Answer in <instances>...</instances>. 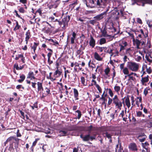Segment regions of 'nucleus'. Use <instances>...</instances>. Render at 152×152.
Listing matches in <instances>:
<instances>
[{
	"instance_id": "nucleus-1",
	"label": "nucleus",
	"mask_w": 152,
	"mask_h": 152,
	"mask_svg": "<svg viewBox=\"0 0 152 152\" xmlns=\"http://www.w3.org/2000/svg\"><path fill=\"white\" fill-rule=\"evenodd\" d=\"M139 66V64L134 62L129 61L127 63V67L129 69L133 72H136L138 71Z\"/></svg>"
},
{
	"instance_id": "nucleus-2",
	"label": "nucleus",
	"mask_w": 152,
	"mask_h": 152,
	"mask_svg": "<svg viewBox=\"0 0 152 152\" xmlns=\"http://www.w3.org/2000/svg\"><path fill=\"white\" fill-rule=\"evenodd\" d=\"M19 141V139L18 138L14 136H11L8 137L4 142V145L6 146V144L8 142L9 143L10 145H13V143H18Z\"/></svg>"
},
{
	"instance_id": "nucleus-3",
	"label": "nucleus",
	"mask_w": 152,
	"mask_h": 152,
	"mask_svg": "<svg viewBox=\"0 0 152 152\" xmlns=\"http://www.w3.org/2000/svg\"><path fill=\"white\" fill-rule=\"evenodd\" d=\"M113 104L115 106L116 108L121 110V100L117 95H115L114 97V101L112 102Z\"/></svg>"
},
{
	"instance_id": "nucleus-4",
	"label": "nucleus",
	"mask_w": 152,
	"mask_h": 152,
	"mask_svg": "<svg viewBox=\"0 0 152 152\" xmlns=\"http://www.w3.org/2000/svg\"><path fill=\"white\" fill-rule=\"evenodd\" d=\"M146 40L145 38L142 39L140 40L139 39H134L133 44L136 45L137 49H140V44L142 46L145 45Z\"/></svg>"
},
{
	"instance_id": "nucleus-5",
	"label": "nucleus",
	"mask_w": 152,
	"mask_h": 152,
	"mask_svg": "<svg viewBox=\"0 0 152 152\" xmlns=\"http://www.w3.org/2000/svg\"><path fill=\"white\" fill-rule=\"evenodd\" d=\"M95 133V134H93L92 136H91L90 134H88L85 135L83 137V141H88L90 140L91 141H92L96 140L97 132Z\"/></svg>"
},
{
	"instance_id": "nucleus-6",
	"label": "nucleus",
	"mask_w": 152,
	"mask_h": 152,
	"mask_svg": "<svg viewBox=\"0 0 152 152\" xmlns=\"http://www.w3.org/2000/svg\"><path fill=\"white\" fill-rule=\"evenodd\" d=\"M124 46L120 44L119 46H120V48L119 50L120 54L121 55H123L125 54V53L124 50L125 49V47L128 45V44L126 42H125L123 43Z\"/></svg>"
},
{
	"instance_id": "nucleus-7",
	"label": "nucleus",
	"mask_w": 152,
	"mask_h": 152,
	"mask_svg": "<svg viewBox=\"0 0 152 152\" xmlns=\"http://www.w3.org/2000/svg\"><path fill=\"white\" fill-rule=\"evenodd\" d=\"M134 1L133 4L138 2H142V6H144V4H152V0H132Z\"/></svg>"
},
{
	"instance_id": "nucleus-8",
	"label": "nucleus",
	"mask_w": 152,
	"mask_h": 152,
	"mask_svg": "<svg viewBox=\"0 0 152 152\" xmlns=\"http://www.w3.org/2000/svg\"><path fill=\"white\" fill-rule=\"evenodd\" d=\"M99 129L98 127H93L92 125H91L87 127L86 131L88 132V134H90L91 131H97L99 130Z\"/></svg>"
},
{
	"instance_id": "nucleus-9",
	"label": "nucleus",
	"mask_w": 152,
	"mask_h": 152,
	"mask_svg": "<svg viewBox=\"0 0 152 152\" xmlns=\"http://www.w3.org/2000/svg\"><path fill=\"white\" fill-rule=\"evenodd\" d=\"M106 14V12H104L94 16L93 18L95 19L97 21H99L103 19L104 17V15Z\"/></svg>"
},
{
	"instance_id": "nucleus-10",
	"label": "nucleus",
	"mask_w": 152,
	"mask_h": 152,
	"mask_svg": "<svg viewBox=\"0 0 152 152\" xmlns=\"http://www.w3.org/2000/svg\"><path fill=\"white\" fill-rule=\"evenodd\" d=\"M149 76L148 75L145 77H142L141 80V82L142 85L146 86L147 85L146 83L148 82L149 81Z\"/></svg>"
},
{
	"instance_id": "nucleus-11",
	"label": "nucleus",
	"mask_w": 152,
	"mask_h": 152,
	"mask_svg": "<svg viewBox=\"0 0 152 152\" xmlns=\"http://www.w3.org/2000/svg\"><path fill=\"white\" fill-rule=\"evenodd\" d=\"M138 32H140L143 35L144 38L145 39L148 37V32L147 30L145 29L143 30L141 29Z\"/></svg>"
},
{
	"instance_id": "nucleus-12",
	"label": "nucleus",
	"mask_w": 152,
	"mask_h": 152,
	"mask_svg": "<svg viewBox=\"0 0 152 152\" xmlns=\"http://www.w3.org/2000/svg\"><path fill=\"white\" fill-rule=\"evenodd\" d=\"M37 91L38 92L41 93L43 91V88L42 85V83L40 82H38L37 83Z\"/></svg>"
},
{
	"instance_id": "nucleus-13",
	"label": "nucleus",
	"mask_w": 152,
	"mask_h": 152,
	"mask_svg": "<svg viewBox=\"0 0 152 152\" xmlns=\"http://www.w3.org/2000/svg\"><path fill=\"white\" fill-rule=\"evenodd\" d=\"M25 41L26 44H28V41L31 37V34L30 31L29 30H28L26 33L25 34Z\"/></svg>"
},
{
	"instance_id": "nucleus-14",
	"label": "nucleus",
	"mask_w": 152,
	"mask_h": 152,
	"mask_svg": "<svg viewBox=\"0 0 152 152\" xmlns=\"http://www.w3.org/2000/svg\"><path fill=\"white\" fill-rule=\"evenodd\" d=\"M90 39L89 42V45L92 48H94L95 45V40L91 35L90 36Z\"/></svg>"
},
{
	"instance_id": "nucleus-15",
	"label": "nucleus",
	"mask_w": 152,
	"mask_h": 152,
	"mask_svg": "<svg viewBox=\"0 0 152 152\" xmlns=\"http://www.w3.org/2000/svg\"><path fill=\"white\" fill-rule=\"evenodd\" d=\"M39 43L38 42H34L33 43V46H32V43H31L30 44V47L32 49H33V53H32L33 54L35 53V51L37 49V47L39 45Z\"/></svg>"
},
{
	"instance_id": "nucleus-16",
	"label": "nucleus",
	"mask_w": 152,
	"mask_h": 152,
	"mask_svg": "<svg viewBox=\"0 0 152 152\" xmlns=\"http://www.w3.org/2000/svg\"><path fill=\"white\" fill-rule=\"evenodd\" d=\"M60 0H51L50 2L53 4L55 7V9H56L59 4L60 3Z\"/></svg>"
},
{
	"instance_id": "nucleus-17",
	"label": "nucleus",
	"mask_w": 152,
	"mask_h": 152,
	"mask_svg": "<svg viewBox=\"0 0 152 152\" xmlns=\"http://www.w3.org/2000/svg\"><path fill=\"white\" fill-rule=\"evenodd\" d=\"M41 93L42 94L43 96L44 95L45 96H47L49 94H51L50 88L47 87H45L44 89V91L43 90V91H42Z\"/></svg>"
},
{
	"instance_id": "nucleus-18",
	"label": "nucleus",
	"mask_w": 152,
	"mask_h": 152,
	"mask_svg": "<svg viewBox=\"0 0 152 152\" xmlns=\"http://www.w3.org/2000/svg\"><path fill=\"white\" fill-rule=\"evenodd\" d=\"M27 78L30 79L31 80L36 79V78L34 76V72L31 71L28 72L27 76Z\"/></svg>"
},
{
	"instance_id": "nucleus-19",
	"label": "nucleus",
	"mask_w": 152,
	"mask_h": 152,
	"mask_svg": "<svg viewBox=\"0 0 152 152\" xmlns=\"http://www.w3.org/2000/svg\"><path fill=\"white\" fill-rule=\"evenodd\" d=\"M74 96L75 100L79 99V92L75 88H73Z\"/></svg>"
},
{
	"instance_id": "nucleus-20",
	"label": "nucleus",
	"mask_w": 152,
	"mask_h": 152,
	"mask_svg": "<svg viewBox=\"0 0 152 152\" xmlns=\"http://www.w3.org/2000/svg\"><path fill=\"white\" fill-rule=\"evenodd\" d=\"M88 23L93 26H99V23L95 19H94L93 20L88 21Z\"/></svg>"
},
{
	"instance_id": "nucleus-21",
	"label": "nucleus",
	"mask_w": 152,
	"mask_h": 152,
	"mask_svg": "<svg viewBox=\"0 0 152 152\" xmlns=\"http://www.w3.org/2000/svg\"><path fill=\"white\" fill-rule=\"evenodd\" d=\"M130 96L127 95L126 97H125V103L126 105L127 106L128 108H129L131 106V103L130 101L129 97Z\"/></svg>"
},
{
	"instance_id": "nucleus-22",
	"label": "nucleus",
	"mask_w": 152,
	"mask_h": 152,
	"mask_svg": "<svg viewBox=\"0 0 152 152\" xmlns=\"http://www.w3.org/2000/svg\"><path fill=\"white\" fill-rule=\"evenodd\" d=\"M129 148L132 151H137V148L136 144L134 143H131L129 146Z\"/></svg>"
},
{
	"instance_id": "nucleus-23",
	"label": "nucleus",
	"mask_w": 152,
	"mask_h": 152,
	"mask_svg": "<svg viewBox=\"0 0 152 152\" xmlns=\"http://www.w3.org/2000/svg\"><path fill=\"white\" fill-rule=\"evenodd\" d=\"M113 49H111L110 47L107 48L106 50H104V52L106 53H109L110 54V58L114 54V53L113 52Z\"/></svg>"
},
{
	"instance_id": "nucleus-24",
	"label": "nucleus",
	"mask_w": 152,
	"mask_h": 152,
	"mask_svg": "<svg viewBox=\"0 0 152 152\" xmlns=\"http://www.w3.org/2000/svg\"><path fill=\"white\" fill-rule=\"evenodd\" d=\"M102 135L104 136V137H106L108 139L112 138V136H113L112 133H109L107 131L103 132Z\"/></svg>"
},
{
	"instance_id": "nucleus-25",
	"label": "nucleus",
	"mask_w": 152,
	"mask_h": 152,
	"mask_svg": "<svg viewBox=\"0 0 152 152\" xmlns=\"http://www.w3.org/2000/svg\"><path fill=\"white\" fill-rule=\"evenodd\" d=\"M62 72L61 71L58 70V69H57V70L55 71L53 74V76L55 77L54 78H56L60 76Z\"/></svg>"
},
{
	"instance_id": "nucleus-26",
	"label": "nucleus",
	"mask_w": 152,
	"mask_h": 152,
	"mask_svg": "<svg viewBox=\"0 0 152 152\" xmlns=\"http://www.w3.org/2000/svg\"><path fill=\"white\" fill-rule=\"evenodd\" d=\"M94 56L95 59L97 61H102V58L101 57L98 53L96 52L94 53Z\"/></svg>"
},
{
	"instance_id": "nucleus-27",
	"label": "nucleus",
	"mask_w": 152,
	"mask_h": 152,
	"mask_svg": "<svg viewBox=\"0 0 152 152\" xmlns=\"http://www.w3.org/2000/svg\"><path fill=\"white\" fill-rule=\"evenodd\" d=\"M142 145L143 147L146 150L147 152L149 151V149L148 148L149 144L147 142H145L144 143H142Z\"/></svg>"
},
{
	"instance_id": "nucleus-28",
	"label": "nucleus",
	"mask_w": 152,
	"mask_h": 152,
	"mask_svg": "<svg viewBox=\"0 0 152 152\" xmlns=\"http://www.w3.org/2000/svg\"><path fill=\"white\" fill-rule=\"evenodd\" d=\"M101 31L102 33L103 37H107L111 36L110 35H108L107 34L106 29L105 28H104L103 29H101Z\"/></svg>"
},
{
	"instance_id": "nucleus-29",
	"label": "nucleus",
	"mask_w": 152,
	"mask_h": 152,
	"mask_svg": "<svg viewBox=\"0 0 152 152\" xmlns=\"http://www.w3.org/2000/svg\"><path fill=\"white\" fill-rule=\"evenodd\" d=\"M76 34L75 32H73L72 33V37L71 38V42L72 44L75 43V40L76 38Z\"/></svg>"
},
{
	"instance_id": "nucleus-30",
	"label": "nucleus",
	"mask_w": 152,
	"mask_h": 152,
	"mask_svg": "<svg viewBox=\"0 0 152 152\" xmlns=\"http://www.w3.org/2000/svg\"><path fill=\"white\" fill-rule=\"evenodd\" d=\"M15 20L16 21V26L13 29V31L15 32L21 28V26L19 25L18 22L17 20Z\"/></svg>"
},
{
	"instance_id": "nucleus-31",
	"label": "nucleus",
	"mask_w": 152,
	"mask_h": 152,
	"mask_svg": "<svg viewBox=\"0 0 152 152\" xmlns=\"http://www.w3.org/2000/svg\"><path fill=\"white\" fill-rule=\"evenodd\" d=\"M39 140V139L37 138L32 143V145L30 149L31 150V151H34V147L37 144V143L38 140Z\"/></svg>"
},
{
	"instance_id": "nucleus-32",
	"label": "nucleus",
	"mask_w": 152,
	"mask_h": 152,
	"mask_svg": "<svg viewBox=\"0 0 152 152\" xmlns=\"http://www.w3.org/2000/svg\"><path fill=\"white\" fill-rule=\"evenodd\" d=\"M59 133L60 134L59 135L60 137L65 136L67 135V131L60 130L59 131Z\"/></svg>"
},
{
	"instance_id": "nucleus-33",
	"label": "nucleus",
	"mask_w": 152,
	"mask_h": 152,
	"mask_svg": "<svg viewBox=\"0 0 152 152\" xmlns=\"http://www.w3.org/2000/svg\"><path fill=\"white\" fill-rule=\"evenodd\" d=\"M25 76L24 74H22L20 76V79H19L18 80V82L19 83H22L25 79Z\"/></svg>"
},
{
	"instance_id": "nucleus-34",
	"label": "nucleus",
	"mask_w": 152,
	"mask_h": 152,
	"mask_svg": "<svg viewBox=\"0 0 152 152\" xmlns=\"http://www.w3.org/2000/svg\"><path fill=\"white\" fill-rule=\"evenodd\" d=\"M106 43V39L104 38H101L99 40V44L102 45Z\"/></svg>"
},
{
	"instance_id": "nucleus-35",
	"label": "nucleus",
	"mask_w": 152,
	"mask_h": 152,
	"mask_svg": "<svg viewBox=\"0 0 152 152\" xmlns=\"http://www.w3.org/2000/svg\"><path fill=\"white\" fill-rule=\"evenodd\" d=\"M81 81L83 86H86L87 85V83L85 82V79L84 77L82 76L81 77Z\"/></svg>"
},
{
	"instance_id": "nucleus-36",
	"label": "nucleus",
	"mask_w": 152,
	"mask_h": 152,
	"mask_svg": "<svg viewBox=\"0 0 152 152\" xmlns=\"http://www.w3.org/2000/svg\"><path fill=\"white\" fill-rule=\"evenodd\" d=\"M99 130H100L101 132H105L107 131V130L106 127L105 126H102L101 127H98Z\"/></svg>"
},
{
	"instance_id": "nucleus-37",
	"label": "nucleus",
	"mask_w": 152,
	"mask_h": 152,
	"mask_svg": "<svg viewBox=\"0 0 152 152\" xmlns=\"http://www.w3.org/2000/svg\"><path fill=\"white\" fill-rule=\"evenodd\" d=\"M129 69L127 67H124V69L123 70V72L125 75H127L129 73Z\"/></svg>"
},
{
	"instance_id": "nucleus-38",
	"label": "nucleus",
	"mask_w": 152,
	"mask_h": 152,
	"mask_svg": "<svg viewBox=\"0 0 152 152\" xmlns=\"http://www.w3.org/2000/svg\"><path fill=\"white\" fill-rule=\"evenodd\" d=\"M99 100H102V105L105 104L106 106V104L105 101L107 100V99H105L104 97V96H103V95H102L101 97L99 99Z\"/></svg>"
},
{
	"instance_id": "nucleus-39",
	"label": "nucleus",
	"mask_w": 152,
	"mask_h": 152,
	"mask_svg": "<svg viewBox=\"0 0 152 152\" xmlns=\"http://www.w3.org/2000/svg\"><path fill=\"white\" fill-rule=\"evenodd\" d=\"M62 24L63 25L62 28L64 29H65L66 28V27L68 25V23L67 22L62 20Z\"/></svg>"
},
{
	"instance_id": "nucleus-40",
	"label": "nucleus",
	"mask_w": 152,
	"mask_h": 152,
	"mask_svg": "<svg viewBox=\"0 0 152 152\" xmlns=\"http://www.w3.org/2000/svg\"><path fill=\"white\" fill-rule=\"evenodd\" d=\"M110 72V69L108 66L104 70L105 74L108 77L110 76V75H108V74Z\"/></svg>"
},
{
	"instance_id": "nucleus-41",
	"label": "nucleus",
	"mask_w": 152,
	"mask_h": 152,
	"mask_svg": "<svg viewBox=\"0 0 152 152\" xmlns=\"http://www.w3.org/2000/svg\"><path fill=\"white\" fill-rule=\"evenodd\" d=\"M70 19V16L69 15H66L65 17H64L62 20L67 22L68 23Z\"/></svg>"
},
{
	"instance_id": "nucleus-42",
	"label": "nucleus",
	"mask_w": 152,
	"mask_h": 152,
	"mask_svg": "<svg viewBox=\"0 0 152 152\" xmlns=\"http://www.w3.org/2000/svg\"><path fill=\"white\" fill-rule=\"evenodd\" d=\"M144 66H145V67H146V71L149 74H150L152 72V70L151 67H150L148 68L147 65H145Z\"/></svg>"
},
{
	"instance_id": "nucleus-43",
	"label": "nucleus",
	"mask_w": 152,
	"mask_h": 152,
	"mask_svg": "<svg viewBox=\"0 0 152 152\" xmlns=\"http://www.w3.org/2000/svg\"><path fill=\"white\" fill-rule=\"evenodd\" d=\"M115 91L118 94L119 91H120L121 88L118 86H115L114 87Z\"/></svg>"
},
{
	"instance_id": "nucleus-44",
	"label": "nucleus",
	"mask_w": 152,
	"mask_h": 152,
	"mask_svg": "<svg viewBox=\"0 0 152 152\" xmlns=\"http://www.w3.org/2000/svg\"><path fill=\"white\" fill-rule=\"evenodd\" d=\"M114 101V97L113 98V99H111L110 97H108V105H110L112 103V102H113V101Z\"/></svg>"
},
{
	"instance_id": "nucleus-45",
	"label": "nucleus",
	"mask_w": 152,
	"mask_h": 152,
	"mask_svg": "<svg viewBox=\"0 0 152 152\" xmlns=\"http://www.w3.org/2000/svg\"><path fill=\"white\" fill-rule=\"evenodd\" d=\"M76 112L78 113L77 118L78 119H80L81 118L82 114L80 111L79 110H77L76 111Z\"/></svg>"
},
{
	"instance_id": "nucleus-46",
	"label": "nucleus",
	"mask_w": 152,
	"mask_h": 152,
	"mask_svg": "<svg viewBox=\"0 0 152 152\" xmlns=\"http://www.w3.org/2000/svg\"><path fill=\"white\" fill-rule=\"evenodd\" d=\"M52 73L51 72H50L49 73V76H48L47 77V78L48 79H50L51 81H54L55 80H56V79L54 78H52L51 77V75L52 74Z\"/></svg>"
},
{
	"instance_id": "nucleus-47",
	"label": "nucleus",
	"mask_w": 152,
	"mask_h": 152,
	"mask_svg": "<svg viewBox=\"0 0 152 152\" xmlns=\"http://www.w3.org/2000/svg\"><path fill=\"white\" fill-rule=\"evenodd\" d=\"M107 90L108 91V93L110 96L111 97H112L113 96L114 94L111 89L110 88H107Z\"/></svg>"
},
{
	"instance_id": "nucleus-48",
	"label": "nucleus",
	"mask_w": 152,
	"mask_h": 152,
	"mask_svg": "<svg viewBox=\"0 0 152 152\" xmlns=\"http://www.w3.org/2000/svg\"><path fill=\"white\" fill-rule=\"evenodd\" d=\"M146 45L148 48H151V41L150 40H148Z\"/></svg>"
},
{
	"instance_id": "nucleus-49",
	"label": "nucleus",
	"mask_w": 152,
	"mask_h": 152,
	"mask_svg": "<svg viewBox=\"0 0 152 152\" xmlns=\"http://www.w3.org/2000/svg\"><path fill=\"white\" fill-rule=\"evenodd\" d=\"M37 102H36L34 103L33 106H30L31 107L32 110L34 109V108H37L38 107V105H37Z\"/></svg>"
},
{
	"instance_id": "nucleus-50",
	"label": "nucleus",
	"mask_w": 152,
	"mask_h": 152,
	"mask_svg": "<svg viewBox=\"0 0 152 152\" xmlns=\"http://www.w3.org/2000/svg\"><path fill=\"white\" fill-rule=\"evenodd\" d=\"M150 88H149L148 89L147 88H146L144 89V91L143 93L145 95V96H146L147 95V94L148 93V90H150Z\"/></svg>"
},
{
	"instance_id": "nucleus-51",
	"label": "nucleus",
	"mask_w": 152,
	"mask_h": 152,
	"mask_svg": "<svg viewBox=\"0 0 152 152\" xmlns=\"http://www.w3.org/2000/svg\"><path fill=\"white\" fill-rule=\"evenodd\" d=\"M14 13H15L16 14V16L18 18L22 19V20H23L24 19L23 18L21 17H20V16L18 14V12L16 10H15L14 11V12H13Z\"/></svg>"
},
{
	"instance_id": "nucleus-52",
	"label": "nucleus",
	"mask_w": 152,
	"mask_h": 152,
	"mask_svg": "<svg viewBox=\"0 0 152 152\" xmlns=\"http://www.w3.org/2000/svg\"><path fill=\"white\" fill-rule=\"evenodd\" d=\"M142 115V113L141 111H136V116L138 117H141Z\"/></svg>"
},
{
	"instance_id": "nucleus-53",
	"label": "nucleus",
	"mask_w": 152,
	"mask_h": 152,
	"mask_svg": "<svg viewBox=\"0 0 152 152\" xmlns=\"http://www.w3.org/2000/svg\"><path fill=\"white\" fill-rule=\"evenodd\" d=\"M9 150V151L11 152H13L14 151V149L13 147V145H10Z\"/></svg>"
},
{
	"instance_id": "nucleus-54",
	"label": "nucleus",
	"mask_w": 152,
	"mask_h": 152,
	"mask_svg": "<svg viewBox=\"0 0 152 152\" xmlns=\"http://www.w3.org/2000/svg\"><path fill=\"white\" fill-rule=\"evenodd\" d=\"M96 87L97 88V89L99 91L100 93H101L102 92V89L99 86V85H96Z\"/></svg>"
},
{
	"instance_id": "nucleus-55",
	"label": "nucleus",
	"mask_w": 152,
	"mask_h": 152,
	"mask_svg": "<svg viewBox=\"0 0 152 152\" xmlns=\"http://www.w3.org/2000/svg\"><path fill=\"white\" fill-rule=\"evenodd\" d=\"M19 12L21 13H24L25 12V10L23 7H21L18 10Z\"/></svg>"
},
{
	"instance_id": "nucleus-56",
	"label": "nucleus",
	"mask_w": 152,
	"mask_h": 152,
	"mask_svg": "<svg viewBox=\"0 0 152 152\" xmlns=\"http://www.w3.org/2000/svg\"><path fill=\"white\" fill-rule=\"evenodd\" d=\"M96 48L97 50H99L101 52H103L104 50L103 47H101L99 46H97Z\"/></svg>"
},
{
	"instance_id": "nucleus-57",
	"label": "nucleus",
	"mask_w": 152,
	"mask_h": 152,
	"mask_svg": "<svg viewBox=\"0 0 152 152\" xmlns=\"http://www.w3.org/2000/svg\"><path fill=\"white\" fill-rule=\"evenodd\" d=\"M76 53H77V54L78 55H79V54L82 55V54H83V52L82 51L81 49H79V50H77V51Z\"/></svg>"
},
{
	"instance_id": "nucleus-58",
	"label": "nucleus",
	"mask_w": 152,
	"mask_h": 152,
	"mask_svg": "<svg viewBox=\"0 0 152 152\" xmlns=\"http://www.w3.org/2000/svg\"><path fill=\"white\" fill-rule=\"evenodd\" d=\"M38 13L40 15H42V11L41 8L38 9L36 12L35 13Z\"/></svg>"
},
{
	"instance_id": "nucleus-59",
	"label": "nucleus",
	"mask_w": 152,
	"mask_h": 152,
	"mask_svg": "<svg viewBox=\"0 0 152 152\" xmlns=\"http://www.w3.org/2000/svg\"><path fill=\"white\" fill-rule=\"evenodd\" d=\"M14 69L15 68L17 70H19V68L18 63H15V64H14Z\"/></svg>"
},
{
	"instance_id": "nucleus-60",
	"label": "nucleus",
	"mask_w": 152,
	"mask_h": 152,
	"mask_svg": "<svg viewBox=\"0 0 152 152\" xmlns=\"http://www.w3.org/2000/svg\"><path fill=\"white\" fill-rule=\"evenodd\" d=\"M21 56H22V57H20V58H21V60L22 62L23 63H25V58L24 57L23 55L21 54Z\"/></svg>"
},
{
	"instance_id": "nucleus-61",
	"label": "nucleus",
	"mask_w": 152,
	"mask_h": 152,
	"mask_svg": "<svg viewBox=\"0 0 152 152\" xmlns=\"http://www.w3.org/2000/svg\"><path fill=\"white\" fill-rule=\"evenodd\" d=\"M142 59V57L140 56H137L135 58L136 60L137 61H140Z\"/></svg>"
},
{
	"instance_id": "nucleus-62",
	"label": "nucleus",
	"mask_w": 152,
	"mask_h": 152,
	"mask_svg": "<svg viewBox=\"0 0 152 152\" xmlns=\"http://www.w3.org/2000/svg\"><path fill=\"white\" fill-rule=\"evenodd\" d=\"M50 4H49V5L48 4L47 5L49 9H50L53 8H55V7H54V6H53V4H52L51 3V2L50 3Z\"/></svg>"
},
{
	"instance_id": "nucleus-63",
	"label": "nucleus",
	"mask_w": 152,
	"mask_h": 152,
	"mask_svg": "<svg viewBox=\"0 0 152 152\" xmlns=\"http://www.w3.org/2000/svg\"><path fill=\"white\" fill-rule=\"evenodd\" d=\"M101 3H102L103 6H104L106 5L107 0H101Z\"/></svg>"
},
{
	"instance_id": "nucleus-64",
	"label": "nucleus",
	"mask_w": 152,
	"mask_h": 152,
	"mask_svg": "<svg viewBox=\"0 0 152 152\" xmlns=\"http://www.w3.org/2000/svg\"><path fill=\"white\" fill-rule=\"evenodd\" d=\"M145 58L146 59V60L148 61L150 63H152V60L150 59L149 58V57L146 55L145 56Z\"/></svg>"
}]
</instances>
